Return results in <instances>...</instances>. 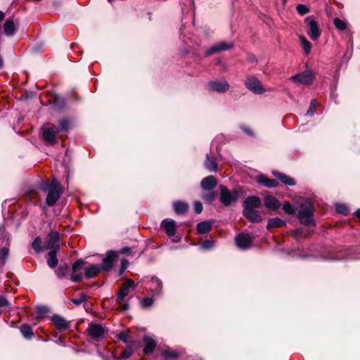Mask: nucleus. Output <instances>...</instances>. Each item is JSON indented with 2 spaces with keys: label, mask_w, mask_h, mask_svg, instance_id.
I'll return each mask as SVG.
<instances>
[{
  "label": "nucleus",
  "mask_w": 360,
  "mask_h": 360,
  "mask_svg": "<svg viewBox=\"0 0 360 360\" xmlns=\"http://www.w3.org/2000/svg\"><path fill=\"white\" fill-rule=\"evenodd\" d=\"M245 86L255 94H263L266 91L262 82L254 75L249 76L245 79Z\"/></svg>",
  "instance_id": "423d86ee"
},
{
  "label": "nucleus",
  "mask_w": 360,
  "mask_h": 360,
  "mask_svg": "<svg viewBox=\"0 0 360 360\" xmlns=\"http://www.w3.org/2000/svg\"><path fill=\"white\" fill-rule=\"evenodd\" d=\"M88 296L85 293H81L77 298H75L70 300V304L75 306L80 305L82 303L87 300Z\"/></svg>",
  "instance_id": "f704fd0d"
},
{
  "label": "nucleus",
  "mask_w": 360,
  "mask_h": 360,
  "mask_svg": "<svg viewBox=\"0 0 360 360\" xmlns=\"http://www.w3.org/2000/svg\"><path fill=\"white\" fill-rule=\"evenodd\" d=\"M41 130L42 138L48 144L53 145L57 142L56 134H58L59 129L56 126L47 123L41 128Z\"/></svg>",
  "instance_id": "39448f33"
},
{
  "label": "nucleus",
  "mask_w": 360,
  "mask_h": 360,
  "mask_svg": "<svg viewBox=\"0 0 360 360\" xmlns=\"http://www.w3.org/2000/svg\"><path fill=\"white\" fill-rule=\"evenodd\" d=\"M229 83L225 80H214L210 81L207 84L209 91L218 93H224L229 90Z\"/></svg>",
  "instance_id": "9b49d317"
},
{
  "label": "nucleus",
  "mask_w": 360,
  "mask_h": 360,
  "mask_svg": "<svg viewBox=\"0 0 360 360\" xmlns=\"http://www.w3.org/2000/svg\"><path fill=\"white\" fill-rule=\"evenodd\" d=\"M84 263L83 259L77 260L72 265V271L82 273V266Z\"/></svg>",
  "instance_id": "37998d69"
},
{
  "label": "nucleus",
  "mask_w": 360,
  "mask_h": 360,
  "mask_svg": "<svg viewBox=\"0 0 360 360\" xmlns=\"http://www.w3.org/2000/svg\"><path fill=\"white\" fill-rule=\"evenodd\" d=\"M108 1H109V2H112V0H108Z\"/></svg>",
  "instance_id": "69168bd1"
},
{
  "label": "nucleus",
  "mask_w": 360,
  "mask_h": 360,
  "mask_svg": "<svg viewBox=\"0 0 360 360\" xmlns=\"http://www.w3.org/2000/svg\"><path fill=\"white\" fill-rule=\"evenodd\" d=\"M57 251L58 250H50L47 254V264H48V266L51 269L55 268L58 265V259L56 257Z\"/></svg>",
  "instance_id": "393cba45"
},
{
  "label": "nucleus",
  "mask_w": 360,
  "mask_h": 360,
  "mask_svg": "<svg viewBox=\"0 0 360 360\" xmlns=\"http://www.w3.org/2000/svg\"><path fill=\"white\" fill-rule=\"evenodd\" d=\"M9 250L8 248H3L0 250V266L6 264V259L8 256Z\"/></svg>",
  "instance_id": "c9c22d12"
},
{
  "label": "nucleus",
  "mask_w": 360,
  "mask_h": 360,
  "mask_svg": "<svg viewBox=\"0 0 360 360\" xmlns=\"http://www.w3.org/2000/svg\"><path fill=\"white\" fill-rule=\"evenodd\" d=\"M305 22L307 23L309 29L307 31V34L309 36L311 39L316 41L320 35L321 31L319 28L317 22L315 21L313 16H309L305 19Z\"/></svg>",
  "instance_id": "0eeeda50"
},
{
  "label": "nucleus",
  "mask_w": 360,
  "mask_h": 360,
  "mask_svg": "<svg viewBox=\"0 0 360 360\" xmlns=\"http://www.w3.org/2000/svg\"><path fill=\"white\" fill-rule=\"evenodd\" d=\"M20 332L26 339H31L34 336L31 327L27 323H24L21 326Z\"/></svg>",
  "instance_id": "473e14b6"
},
{
  "label": "nucleus",
  "mask_w": 360,
  "mask_h": 360,
  "mask_svg": "<svg viewBox=\"0 0 360 360\" xmlns=\"http://www.w3.org/2000/svg\"><path fill=\"white\" fill-rule=\"evenodd\" d=\"M15 25L13 19H7L4 25V33L7 36H11L14 34Z\"/></svg>",
  "instance_id": "a878e982"
},
{
  "label": "nucleus",
  "mask_w": 360,
  "mask_h": 360,
  "mask_svg": "<svg viewBox=\"0 0 360 360\" xmlns=\"http://www.w3.org/2000/svg\"><path fill=\"white\" fill-rule=\"evenodd\" d=\"M5 17V14L4 12H2L1 11H0V21L2 20Z\"/></svg>",
  "instance_id": "052dcab7"
},
{
  "label": "nucleus",
  "mask_w": 360,
  "mask_h": 360,
  "mask_svg": "<svg viewBox=\"0 0 360 360\" xmlns=\"http://www.w3.org/2000/svg\"><path fill=\"white\" fill-rule=\"evenodd\" d=\"M283 211L289 214H294L296 212L295 207L294 208L289 202H285L283 205Z\"/></svg>",
  "instance_id": "79ce46f5"
},
{
  "label": "nucleus",
  "mask_w": 360,
  "mask_h": 360,
  "mask_svg": "<svg viewBox=\"0 0 360 360\" xmlns=\"http://www.w3.org/2000/svg\"><path fill=\"white\" fill-rule=\"evenodd\" d=\"M130 250V249L129 248H124L122 250V252L123 253H127Z\"/></svg>",
  "instance_id": "680f3d73"
},
{
  "label": "nucleus",
  "mask_w": 360,
  "mask_h": 360,
  "mask_svg": "<svg viewBox=\"0 0 360 360\" xmlns=\"http://www.w3.org/2000/svg\"><path fill=\"white\" fill-rule=\"evenodd\" d=\"M161 226L169 236H174L176 233V223L172 219L163 220Z\"/></svg>",
  "instance_id": "6ab92c4d"
},
{
  "label": "nucleus",
  "mask_w": 360,
  "mask_h": 360,
  "mask_svg": "<svg viewBox=\"0 0 360 360\" xmlns=\"http://www.w3.org/2000/svg\"><path fill=\"white\" fill-rule=\"evenodd\" d=\"M205 166L210 172H216L217 169V162L213 158H210L208 154L206 155Z\"/></svg>",
  "instance_id": "2f4dec72"
},
{
  "label": "nucleus",
  "mask_w": 360,
  "mask_h": 360,
  "mask_svg": "<svg viewBox=\"0 0 360 360\" xmlns=\"http://www.w3.org/2000/svg\"><path fill=\"white\" fill-rule=\"evenodd\" d=\"M316 110V101L315 100H311L310 103L309 108L307 111L306 115L307 116H313Z\"/></svg>",
  "instance_id": "49530a36"
},
{
  "label": "nucleus",
  "mask_w": 360,
  "mask_h": 360,
  "mask_svg": "<svg viewBox=\"0 0 360 360\" xmlns=\"http://www.w3.org/2000/svg\"><path fill=\"white\" fill-rule=\"evenodd\" d=\"M286 222L278 217L270 219L267 224V229L278 228L285 226Z\"/></svg>",
  "instance_id": "c756f323"
},
{
  "label": "nucleus",
  "mask_w": 360,
  "mask_h": 360,
  "mask_svg": "<svg viewBox=\"0 0 360 360\" xmlns=\"http://www.w3.org/2000/svg\"><path fill=\"white\" fill-rule=\"evenodd\" d=\"M194 210L197 214L201 213L202 211V205L201 202H200L198 201H195L194 202Z\"/></svg>",
  "instance_id": "864d4df0"
},
{
  "label": "nucleus",
  "mask_w": 360,
  "mask_h": 360,
  "mask_svg": "<svg viewBox=\"0 0 360 360\" xmlns=\"http://www.w3.org/2000/svg\"><path fill=\"white\" fill-rule=\"evenodd\" d=\"M272 174L275 177L278 179L282 183H283L285 185L294 186L295 184V181L292 177L283 173H281L277 171H273Z\"/></svg>",
  "instance_id": "4be33fe9"
},
{
  "label": "nucleus",
  "mask_w": 360,
  "mask_h": 360,
  "mask_svg": "<svg viewBox=\"0 0 360 360\" xmlns=\"http://www.w3.org/2000/svg\"><path fill=\"white\" fill-rule=\"evenodd\" d=\"M264 202L266 207L271 210H276L281 206L278 200L273 195H266L264 199Z\"/></svg>",
  "instance_id": "a211bd4d"
},
{
  "label": "nucleus",
  "mask_w": 360,
  "mask_h": 360,
  "mask_svg": "<svg viewBox=\"0 0 360 360\" xmlns=\"http://www.w3.org/2000/svg\"><path fill=\"white\" fill-rule=\"evenodd\" d=\"M335 210H336L337 212L343 214L345 215H346L349 213V209L344 204H337L335 205Z\"/></svg>",
  "instance_id": "c03bdc74"
},
{
  "label": "nucleus",
  "mask_w": 360,
  "mask_h": 360,
  "mask_svg": "<svg viewBox=\"0 0 360 360\" xmlns=\"http://www.w3.org/2000/svg\"><path fill=\"white\" fill-rule=\"evenodd\" d=\"M100 266L98 265H91L89 267L86 269L84 275L86 278H91L95 277L101 271Z\"/></svg>",
  "instance_id": "cd10ccee"
},
{
  "label": "nucleus",
  "mask_w": 360,
  "mask_h": 360,
  "mask_svg": "<svg viewBox=\"0 0 360 360\" xmlns=\"http://www.w3.org/2000/svg\"><path fill=\"white\" fill-rule=\"evenodd\" d=\"M4 230H5L4 227H1V226H0V231L4 232Z\"/></svg>",
  "instance_id": "0e129e2a"
},
{
  "label": "nucleus",
  "mask_w": 360,
  "mask_h": 360,
  "mask_svg": "<svg viewBox=\"0 0 360 360\" xmlns=\"http://www.w3.org/2000/svg\"><path fill=\"white\" fill-rule=\"evenodd\" d=\"M295 210L297 217L302 224L305 226L315 224L313 219L314 207L310 199L305 198L302 202L295 206Z\"/></svg>",
  "instance_id": "f257e3e1"
},
{
  "label": "nucleus",
  "mask_w": 360,
  "mask_h": 360,
  "mask_svg": "<svg viewBox=\"0 0 360 360\" xmlns=\"http://www.w3.org/2000/svg\"><path fill=\"white\" fill-rule=\"evenodd\" d=\"M216 198V193L214 192H210L204 194L203 199L208 202H212Z\"/></svg>",
  "instance_id": "09e8293b"
},
{
  "label": "nucleus",
  "mask_w": 360,
  "mask_h": 360,
  "mask_svg": "<svg viewBox=\"0 0 360 360\" xmlns=\"http://www.w3.org/2000/svg\"><path fill=\"white\" fill-rule=\"evenodd\" d=\"M136 285L131 279H127L126 281L122 283L116 293V302L119 304V307L122 311H126L129 308V304L128 302H125V297L129 293V289L131 287H135Z\"/></svg>",
  "instance_id": "7ed1b4c3"
},
{
  "label": "nucleus",
  "mask_w": 360,
  "mask_h": 360,
  "mask_svg": "<svg viewBox=\"0 0 360 360\" xmlns=\"http://www.w3.org/2000/svg\"><path fill=\"white\" fill-rule=\"evenodd\" d=\"M162 356L165 357L166 360L176 359L178 357L179 354L176 351L166 349L163 351Z\"/></svg>",
  "instance_id": "e433bc0d"
},
{
  "label": "nucleus",
  "mask_w": 360,
  "mask_h": 360,
  "mask_svg": "<svg viewBox=\"0 0 360 360\" xmlns=\"http://www.w3.org/2000/svg\"><path fill=\"white\" fill-rule=\"evenodd\" d=\"M39 188L41 191L47 193L46 202L50 207L56 203L63 193L61 184L56 179H53L50 183L41 182Z\"/></svg>",
  "instance_id": "f03ea898"
},
{
  "label": "nucleus",
  "mask_w": 360,
  "mask_h": 360,
  "mask_svg": "<svg viewBox=\"0 0 360 360\" xmlns=\"http://www.w3.org/2000/svg\"><path fill=\"white\" fill-rule=\"evenodd\" d=\"M68 269L69 266L68 265L58 268L56 271L57 277L60 279L63 278L66 276Z\"/></svg>",
  "instance_id": "58836bf2"
},
{
  "label": "nucleus",
  "mask_w": 360,
  "mask_h": 360,
  "mask_svg": "<svg viewBox=\"0 0 360 360\" xmlns=\"http://www.w3.org/2000/svg\"><path fill=\"white\" fill-rule=\"evenodd\" d=\"M253 238L249 233H242L238 234L235 242L236 246L241 250H247L250 248Z\"/></svg>",
  "instance_id": "9d476101"
},
{
  "label": "nucleus",
  "mask_w": 360,
  "mask_h": 360,
  "mask_svg": "<svg viewBox=\"0 0 360 360\" xmlns=\"http://www.w3.org/2000/svg\"><path fill=\"white\" fill-rule=\"evenodd\" d=\"M59 233L56 231H51L46 237L45 240V248L47 250H58L59 246Z\"/></svg>",
  "instance_id": "1a4fd4ad"
},
{
  "label": "nucleus",
  "mask_w": 360,
  "mask_h": 360,
  "mask_svg": "<svg viewBox=\"0 0 360 360\" xmlns=\"http://www.w3.org/2000/svg\"><path fill=\"white\" fill-rule=\"evenodd\" d=\"M300 41L302 44L304 52L306 55H308L311 52V43L307 39V38L302 35L299 36Z\"/></svg>",
  "instance_id": "7c9ffc66"
},
{
  "label": "nucleus",
  "mask_w": 360,
  "mask_h": 360,
  "mask_svg": "<svg viewBox=\"0 0 360 360\" xmlns=\"http://www.w3.org/2000/svg\"><path fill=\"white\" fill-rule=\"evenodd\" d=\"M217 184V181L216 178L213 176H209L202 179L200 186L202 189L210 191L216 187Z\"/></svg>",
  "instance_id": "aec40b11"
},
{
  "label": "nucleus",
  "mask_w": 360,
  "mask_h": 360,
  "mask_svg": "<svg viewBox=\"0 0 360 360\" xmlns=\"http://www.w3.org/2000/svg\"><path fill=\"white\" fill-rule=\"evenodd\" d=\"M117 257V253L115 251H108L106 257L102 260L101 265L100 266L101 270L103 271H110L112 266L113 263Z\"/></svg>",
  "instance_id": "ddd939ff"
},
{
  "label": "nucleus",
  "mask_w": 360,
  "mask_h": 360,
  "mask_svg": "<svg viewBox=\"0 0 360 360\" xmlns=\"http://www.w3.org/2000/svg\"><path fill=\"white\" fill-rule=\"evenodd\" d=\"M8 305L9 302L7 300V299L4 296L0 295V307H8Z\"/></svg>",
  "instance_id": "6e6d98bb"
},
{
  "label": "nucleus",
  "mask_w": 360,
  "mask_h": 360,
  "mask_svg": "<svg viewBox=\"0 0 360 360\" xmlns=\"http://www.w3.org/2000/svg\"><path fill=\"white\" fill-rule=\"evenodd\" d=\"M290 79L301 84L309 85L313 82L314 74L312 71L307 70L300 74L292 75Z\"/></svg>",
  "instance_id": "6e6552de"
},
{
  "label": "nucleus",
  "mask_w": 360,
  "mask_h": 360,
  "mask_svg": "<svg viewBox=\"0 0 360 360\" xmlns=\"http://www.w3.org/2000/svg\"><path fill=\"white\" fill-rule=\"evenodd\" d=\"M87 330L92 338L98 339L103 335L105 330L100 324L91 323L89 325Z\"/></svg>",
  "instance_id": "dca6fc26"
},
{
  "label": "nucleus",
  "mask_w": 360,
  "mask_h": 360,
  "mask_svg": "<svg viewBox=\"0 0 360 360\" xmlns=\"http://www.w3.org/2000/svg\"><path fill=\"white\" fill-rule=\"evenodd\" d=\"M118 338L120 340H121L122 342L127 343L128 342V333L127 332H122L120 333L118 335Z\"/></svg>",
  "instance_id": "5fc2aeb1"
},
{
  "label": "nucleus",
  "mask_w": 360,
  "mask_h": 360,
  "mask_svg": "<svg viewBox=\"0 0 360 360\" xmlns=\"http://www.w3.org/2000/svg\"><path fill=\"white\" fill-rule=\"evenodd\" d=\"M257 180L258 183L262 184L268 188H275L278 185L276 180L274 179H268L264 175L258 176Z\"/></svg>",
  "instance_id": "b1692460"
},
{
  "label": "nucleus",
  "mask_w": 360,
  "mask_h": 360,
  "mask_svg": "<svg viewBox=\"0 0 360 360\" xmlns=\"http://www.w3.org/2000/svg\"><path fill=\"white\" fill-rule=\"evenodd\" d=\"M59 127L60 131H67L70 127V120L67 118H64L59 122Z\"/></svg>",
  "instance_id": "a19ab883"
},
{
  "label": "nucleus",
  "mask_w": 360,
  "mask_h": 360,
  "mask_svg": "<svg viewBox=\"0 0 360 360\" xmlns=\"http://www.w3.org/2000/svg\"><path fill=\"white\" fill-rule=\"evenodd\" d=\"M233 47V44L232 42L221 41L207 49L205 53L207 56H209L218 52L229 50Z\"/></svg>",
  "instance_id": "f8f14e48"
},
{
  "label": "nucleus",
  "mask_w": 360,
  "mask_h": 360,
  "mask_svg": "<svg viewBox=\"0 0 360 360\" xmlns=\"http://www.w3.org/2000/svg\"><path fill=\"white\" fill-rule=\"evenodd\" d=\"M153 304V299L152 297H146L142 300L141 304L143 307H149Z\"/></svg>",
  "instance_id": "8fccbe9b"
},
{
  "label": "nucleus",
  "mask_w": 360,
  "mask_h": 360,
  "mask_svg": "<svg viewBox=\"0 0 360 360\" xmlns=\"http://www.w3.org/2000/svg\"><path fill=\"white\" fill-rule=\"evenodd\" d=\"M48 312V308L44 306H39L37 307V316L34 318L35 321L34 324H37L41 319H42L44 315Z\"/></svg>",
  "instance_id": "72a5a7b5"
},
{
  "label": "nucleus",
  "mask_w": 360,
  "mask_h": 360,
  "mask_svg": "<svg viewBox=\"0 0 360 360\" xmlns=\"http://www.w3.org/2000/svg\"><path fill=\"white\" fill-rule=\"evenodd\" d=\"M213 246V241H211V240H204L202 243H201V247L202 249H205V250H207V249H210Z\"/></svg>",
  "instance_id": "603ef678"
},
{
  "label": "nucleus",
  "mask_w": 360,
  "mask_h": 360,
  "mask_svg": "<svg viewBox=\"0 0 360 360\" xmlns=\"http://www.w3.org/2000/svg\"><path fill=\"white\" fill-rule=\"evenodd\" d=\"M333 23L335 27L339 30H345L347 28V25L342 20L335 18L333 20Z\"/></svg>",
  "instance_id": "ea45409f"
},
{
  "label": "nucleus",
  "mask_w": 360,
  "mask_h": 360,
  "mask_svg": "<svg viewBox=\"0 0 360 360\" xmlns=\"http://www.w3.org/2000/svg\"><path fill=\"white\" fill-rule=\"evenodd\" d=\"M248 60L251 63H255L257 61L255 57L254 56L249 57Z\"/></svg>",
  "instance_id": "13d9d810"
},
{
  "label": "nucleus",
  "mask_w": 360,
  "mask_h": 360,
  "mask_svg": "<svg viewBox=\"0 0 360 360\" xmlns=\"http://www.w3.org/2000/svg\"><path fill=\"white\" fill-rule=\"evenodd\" d=\"M296 10L297 13L301 15H305L309 12V8L304 4L297 5Z\"/></svg>",
  "instance_id": "a18cd8bd"
},
{
  "label": "nucleus",
  "mask_w": 360,
  "mask_h": 360,
  "mask_svg": "<svg viewBox=\"0 0 360 360\" xmlns=\"http://www.w3.org/2000/svg\"><path fill=\"white\" fill-rule=\"evenodd\" d=\"M129 265V262L127 259H122L121 262V273H122Z\"/></svg>",
  "instance_id": "4d7b16f0"
},
{
  "label": "nucleus",
  "mask_w": 360,
  "mask_h": 360,
  "mask_svg": "<svg viewBox=\"0 0 360 360\" xmlns=\"http://www.w3.org/2000/svg\"><path fill=\"white\" fill-rule=\"evenodd\" d=\"M32 248L37 253H39L42 251L41 248V240L40 237H37L34 240L32 244Z\"/></svg>",
  "instance_id": "4c0bfd02"
},
{
  "label": "nucleus",
  "mask_w": 360,
  "mask_h": 360,
  "mask_svg": "<svg viewBox=\"0 0 360 360\" xmlns=\"http://www.w3.org/2000/svg\"><path fill=\"white\" fill-rule=\"evenodd\" d=\"M243 215L252 222H260L262 220V216L256 210H243Z\"/></svg>",
  "instance_id": "5701e85b"
},
{
  "label": "nucleus",
  "mask_w": 360,
  "mask_h": 360,
  "mask_svg": "<svg viewBox=\"0 0 360 360\" xmlns=\"http://www.w3.org/2000/svg\"><path fill=\"white\" fill-rule=\"evenodd\" d=\"M243 205V210H256L260 207L261 200L257 196H249L244 200Z\"/></svg>",
  "instance_id": "2eb2a0df"
},
{
  "label": "nucleus",
  "mask_w": 360,
  "mask_h": 360,
  "mask_svg": "<svg viewBox=\"0 0 360 360\" xmlns=\"http://www.w3.org/2000/svg\"><path fill=\"white\" fill-rule=\"evenodd\" d=\"M82 279V273L72 271V275L70 278V280L72 282H78Z\"/></svg>",
  "instance_id": "3c124183"
},
{
  "label": "nucleus",
  "mask_w": 360,
  "mask_h": 360,
  "mask_svg": "<svg viewBox=\"0 0 360 360\" xmlns=\"http://www.w3.org/2000/svg\"><path fill=\"white\" fill-rule=\"evenodd\" d=\"M355 216L358 218H360V209H358L355 213H354Z\"/></svg>",
  "instance_id": "bf43d9fd"
},
{
  "label": "nucleus",
  "mask_w": 360,
  "mask_h": 360,
  "mask_svg": "<svg viewBox=\"0 0 360 360\" xmlns=\"http://www.w3.org/2000/svg\"><path fill=\"white\" fill-rule=\"evenodd\" d=\"M143 342L145 346L143 347V353L146 354H149L153 352L155 348L156 347V342L150 337L145 336L143 338Z\"/></svg>",
  "instance_id": "412c9836"
},
{
  "label": "nucleus",
  "mask_w": 360,
  "mask_h": 360,
  "mask_svg": "<svg viewBox=\"0 0 360 360\" xmlns=\"http://www.w3.org/2000/svg\"><path fill=\"white\" fill-rule=\"evenodd\" d=\"M51 321L56 328L60 331L68 330L70 327V322L58 314H54Z\"/></svg>",
  "instance_id": "4468645a"
},
{
  "label": "nucleus",
  "mask_w": 360,
  "mask_h": 360,
  "mask_svg": "<svg viewBox=\"0 0 360 360\" xmlns=\"http://www.w3.org/2000/svg\"><path fill=\"white\" fill-rule=\"evenodd\" d=\"M220 201L224 206H230L236 202L239 197L238 192L236 190H229L226 186L221 185Z\"/></svg>",
  "instance_id": "20e7f679"
},
{
  "label": "nucleus",
  "mask_w": 360,
  "mask_h": 360,
  "mask_svg": "<svg viewBox=\"0 0 360 360\" xmlns=\"http://www.w3.org/2000/svg\"><path fill=\"white\" fill-rule=\"evenodd\" d=\"M212 224L211 222L203 221L197 224V231L199 234L207 233L212 229Z\"/></svg>",
  "instance_id": "bb28decb"
},
{
  "label": "nucleus",
  "mask_w": 360,
  "mask_h": 360,
  "mask_svg": "<svg viewBox=\"0 0 360 360\" xmlns=\"http://www.w3.org/2000/svg\"><path fill=\"white\" fill-rule=\"evenodd\" d=\"M149 285V290L153 295H160L162 289V283L159 278L155 276L152 277Z\"/></svg>",
  "instance_id": "f3484780"
},
{
  "label": "nucleus",
  "mask_w": 360,
  "mask_h": 360,
  "mask_svg": "<svg viewBox=\"0 0 360 360\" xmlns=\"http://www.w3.org/2000/svg\"><path fill=\"white\" fill-rule=\"evenodd\" d=\"M134 353V349L130 347H128L127 348H126L121 354V358L122 359H127L129 358V356H131L132 355V354Z\"/></svg>",
  "instance_id": "de8ad7c7"
},
{
  "label": "nucleus",
  "mask_w": 360,
  "mask_h": 360,
  "mask_svg": "<svg viewBox=\"0 0 360 360\" xmlns=\"http://www.w3.org/2000/svg\"><path fill=\"white\" fill-rule=\"evenodd\" d=\"M173 207L175 212L177 214H183L188 210V205L182 201H176L173 203Z\"/></svg>",
  "instance_id": "c85d7f7f"
},
{
  "label": "nucleus",
  "mask_w": 360,
  "mask_h": 360,
  "mask_svg": "<svg viewBox=\"0 0 360 360\" xmlns=\"http://www.w3.org/2000/svg\"><path fill=\"white\" fill-rule=\"evenodd\" d=\"M244 131H245L246 133L249 134H252L251 131H250V130H249V129H244Z\"/></svg>",
  "instance_id": "e2e57ef3"
}]
</instances>
